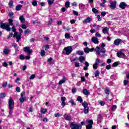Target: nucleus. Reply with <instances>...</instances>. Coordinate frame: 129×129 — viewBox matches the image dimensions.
<instances>
[{
	"mask_svg": "<svg viewBox=\"0 0 129 129\" xmlns=\"http://www.w3.org/2000/svg\"><path fill=\"white\" fill-rule=\"evenodd\" d=\"M13 22H14V20H13V19H9V23H1L0 25V28L1 29H3V30H6L7 32H11V30H12V28H11L10 26H14Z\"/></svg>",
	"mask_w": 129,
	"mask_h": 129,
	"instance_id": "f257e3e1",
	"label": "nucleus"
},
{
	"mask_svg": "<svg viewBox=\"0 0 129 129\" xmlns=\"http://www.w3.org/2000/svg\"><path fill=\"white\" fill-rule=\"evenodd\" d=\"M105 44L104 43L101 44V47H99V46H96L95 51L97 55H100V53H102L103 54H104L105 52H106V50L105 49Z\"/></svg>",
	"mask_w": 129,
	"mask_h": 129,
	"instance_id": "f03ea898",
	"label": "nucleus"
},
{
	"mask_svg": "<svg viewBox=\"0 0 129 129\" xmlns=\"http://www.w3.org/2000/svg\"><path fill=\"white\" fill-rule=\"evenodd\" d=\"M14 107H15V102L13 100L12 97H10L9 101V114H12L13 112Z\"/></svg>",
	"mask_w": 129,
	"mask_h": 129,
	"instance_id": "7ed1b4c3",
	"label": "nucleus"
},
{
	"mask_svg": "<svg viewBox=\"0 0 129 129\" xmlns=\"http://www.w3.org/2000/svg\"><path fill=\"white\" fill-rule=\"evenodd\" d=\"M20 33L19 34H18V32H15L14 35V37H16L17 40L16 42L17 43H19L20 42V40H21V37H22V33H23V29H19Z\"/></svg>",
	"mask_w": 129,
	"mask_h": 129,
	"instance_id": "20e7f679",
	"label": "nucleus"
},
{
	"mask_svg": "<svg viewBox=\"0 0 129 129\" xmlns=\"http://www.w3.org/2000/svg\"><path fill=\"white\" fill-rule=\"evenodd\" d=\"M82 126L80 124H77L75 122H73L71 123V129H81Z\"/></svg>",
	"mask_w": 129,
	"mask_h": 129,
	"instance_id": "39448f33",
	"label": "nucleus"
},
{
	"mask_svg": "<svg viewBox=\"0 0 129 129\" xmlns=\"http://www.w3.org/2000/svg\"><path fill=\"white\" fill-rule=\"evenodd\" d=\"M86 122L87 123L86 126L87 129L92 128V124H93V120L87 119L86 120Z\"/></svg>",
	"mask_w": 129,
	"mask_h": 129,
	"instance_id": "423d86ee",
	"label": "nucleus"
},
{
	"mask_svg": "<svg viewBox=\"0 0 129 129\" xmlns=\"http://www.w3.org/2000/svg\"><path fill=\"white\" fill-rule=\"evenodd\" d=\"M64 50L66 52V55H70V54H71V52L73 50V48H72V46H70L67 47H64Z\"/></svg>",
	"mask_w": 129,
	"mask_h": 129,
	"instance_id": "0eeeda50",
	"label": "nucleus"
},
{
	"mask_svg": "<svg viewBox=\"0 0 129 129\" xmlns=\"http://www.w3.org/2000/svg\"><path fill=\"white\" fill-rule=\"evenodd\" d=\"M116 55L119 58H122L123 59H126L127 57L122 51H119L116 53Z\"/></svg>",
	"mask_w": 129,
	"mask_h": 129,
	"instance_id": "6e6552de",
	"label": "nucleus"
},
{
	"mask_svg": "<svg viewBox=\"0 0 129 129\" xmlns=\"http://www.w3.org/2000/svg\"><path fill=\"white\" fill-rule=\"evenodd\" d=\"M92 17H88L87 18L83 20L82 22L83 23V24H88L90 23V22H92Z\"/></svg>",
	"mask_w": 129,
	"mask_h": 129,
	"instance_id": "1a4fd4ad",
	"label": "nucleus"
},
{
	"mask_svg": "<svg viewBox=\"0 0 129 129\" xmlns=\"http://www.w3.org/2000/svg\"><path fill=\"white\" fill-rule=\"evenodd\" d=\"M23 51L26 53H28L29 55L33 52V50H32V49H30V47L27 46L24 47Z\"/></svg>",
	"mask_w": 129,
	"mask_h": 129,
	"instance_id": "9d476101",
	"label": "nucleus"
},
{
	"mask_svg": "<svg viewBox=\"0 0 129 129\" xmlns=\"http://www.w3.org/2000/svg\"><path fill=\"white\" fill-rule=\"evenodd\" d=\"M109 3L110 5L109 6L110 8L112 9H115V7H116V1H110Z\"/></svg>",
	"mask_w": 129,
	"mask_h": 129,
	"instance_id": "9b49d317",
	"label": "nucleus"
},
{
	"mask_svg": "<svg viewBox=\"0 0 129 129\" xmlns=\"http://www.w3.org/2000/svg\"><path fill=\"white\" fill-rule=\"evenodd\" d=\"M60 100L61 101V106L64 107V106H65V105H66V103H65V101H66V97H61L60 98Z\"/></svg>",
	"mask_w": 129,
	"mask_h": 129,
	"instance_id": "f8f14e48",
	"label": "nucleus"
},
{
	"mask_svg": "<svg viewBox=\"0 0 129 129\" xmlns=\"http://www.w3.org/2000/svg\"><path fill=\"white\" fill-rule=\"evenodd\" d=\"M10 52L11 50L8 47H5V48L3 50V53L4 54H5V55H8L10 54Z\"/></svg>",
	"mask_w": 129,
	"mask_h": 129,
	"instance_id": "ddd939ff",
	"label": "nucleus"
},
{
	"mask_svg": "<svg viewBox=\"0 0 129 129\" xmlns=\"http://www.w3.org/2000/svg\"><path fill=\"white\" fill-rule=\"evenodd\" d=\"M66 81H67V78H66V77H63V78L58 82V84L61 85V84H63V83H65Z\"/></svg>",
	"mask_w": 129,
	"mask_h": 129,
	"instance_id": "4468645a",
	"label": "nucleus"
},
{
	"mask_svg": "<svg viewBox=\"0 0 129 129\" xmlns=\"http://www.w3.org/2000/svg\"><path fill=\"white\" fill-rule=\"evenodd\" d=\"M63 117L66 120H71V115L70 114H64Z\"/></svg>",
	"mask_w": 129,
	"mask_h": 129,
	"instance_id": "2eb2a0df",
	"label": "nucleus"
},
{
	"mask_svg": "<svg viewBox=\"0 0 129 129\" xmlns=\"http://www.w3.org/2000/svg\"><path fill=\"white\" fill-rule=\"evenodd\" d=\"M91 41L92 43H94V44H99V41H98V38L96 37H92L91 39Z\"/></svg>",
	"mask_w": 129,
	"mask_h": 129,
	"instance_id": "dca6fc26",
	"label": "nucleus"
},
{
	"mask_svg": "<svg viewBox=\"0 0 129 129\" xmlns=\"http://www.w3.org/2000/svg\"><path fill=\"white\" fill-rule=\"evenodd\" d=\"M119 7L122 10H124L126 8V4L125 3L122 2L120 4Z\"/></svg>",
	"mask_w": 129,
	"mask_h": 129,
	"instance_id": "f3484780",
	"label": "nucleus"
},
{
	"mask_svg": "<svg viewBox=\"0 0 129 129\" xmlns=\"http://www.w3.org/2000/svg\"><path fill=\"white\" fill-rule=\"evenodd\" d=\"M120 42H121V40H120V39H117L114 41V44L116 46H118V45L120 44Z\"/></svg>",
	"mask_w": 129,
	"mask_h": 129,
	"instance_id": "a211bd4d",
	"label": "nucleus"
},
{
	"mask_svg": "<svg viewBox=\"0 0 129 129\" xmlns=\"http://www.w3.org/2000/svg\"><path fill=\"white\" fill-rule=\"evenodd\" d=\"M109 31V29L107 27H104L103 28L102 32L103 34H108Z\"/></svg>",
	"mask_w": 129,
	"mask_h": 129,
	"instance_id": "6ab92c4d",
	"label": "nucleus"
},
{
	"mask_svg": "<svg viewBox=\"0 0 129 129\" xmlns=\"http://www.w3.org/2000/svg\"><path fill=\"white\" fill-rule=\"evenodd\" d=\"M83 93L84 95H89L90 94V92L87 89H84L83 90Z\"/></svg>",
	"mask_w": 129,
	"mask_h": 129,
	"instance_id": "aec40b11",
	"label": "nucleus"
},
{
	"mask_svg": "<svg viewBox=\"0 0 129 129\" xmlns=\"http://www.w3.org/2000/svg\"><path fill=\"white\" fill-rule=\"evenodd\" d=\"M85 66L84 67V70L86 71L88 70V67H89V63L87 61L85 62Z\"/></svg>",
	"mask_w": 129,
	"mask_h": 129,
	"instance_id": "412c9836",
	"label": "nucleus"
},
{
	"mask_svg": "<svg viewBox=\"0 0 129 129\" xmlns=\"http://www.w3.org/2000/svg\"><path fill=\"white\" fill-rule=\"evenodd\" d=\"M19 100L21 103H23V102H24V101H27V98H26V97H21Z\"/></svg>",
	"mask_w": 129,
	"mask_h": 129,
	"instance_id": "4be33fe9",
	"label": "nucleus"
},
{
	"mask_svg": "<svg viewBox=\"0 0 129 129\" xmlns=\"http://www.w3.org/2000/svg\"><path fill=\"white\" fill-rule=\"evenodd\" d=\"M47 111H48L47 110V109L41 108V109H40V112L41 113H43V114H45V113H46V112H47Z\"/></svg>",
	"mask_w": 129,
	"mask_h": 129,
	"instance_id": "5701e85b",
	"label": "nucleus"
},
{
	"mask_svg": "<svg viewBox=\"0 0 129 129\" xmlns=\"http://www.w3.org/2000/svg\"><path fill=\"white\" fill-rule=\"evenodd\" d=\"M82 106L84 108H88V103H87L86 102H84L82 103Z\"/></svg>",
	"mask_w": 129,
	"mask_h": 129,
	"instance_id": "b1692460",
	"label": "nucleus"
},
{
	"mask_svg": "<svg viewBox=\"0 0 129 129\" xmlns=\"http://www.w3.org/2000/svg\"><path fill=\"white\" fill-rule=\"evenodd\" d=\"M77 100L81 103H82V102H83V99H82V97H81V96H78Z\"/></svg>",
	"mask_w": 129,
	"mask_h": 129,
	"instance_id": "393cba45",
	"label": "nucleus"
},
{
	"mask_svg": "<svg viewBox=\"0 0 129 129\" xmlns=\"http://www.w3.org/2000/svg\"><path fill=\"white\" fill-rule=\"evenodd\" d=\"M19 20L21 22V23H25V17L23 16H21L19 17Z\"/></svg>",
	"mask_w": 129,
	"mask_h": 129,
	"instance_id": "a878e982",
	"label": "nucleus"
},
{
	"mask_svg": "<svg viewBox=\"0 0 129 129\" xmlns=\"http://www.w3.org/2000/svg\"><path fill=\"white\" fill-rule=\"evenodd\" d=\"M23 6L21 5H19L16 7V11H21V9H22Z\"/></svg>",
	"mask_w": 129,
	"mask_h": 129,
	"instance_id": "bb28decb",
	"label": "nucleus"
},
{
	"mask_svg": "<svg viewBox=\"0 0 129 129\" xmlns=\"http://www.w3.org/2000/svg\"><path fill=\"white\" fill-rule=\"evenodd\" d=\"M13 4H14V1H13V0L10 1L9 3V7L10 8V9H12V8H13V7H14Z\"/></svg>",
	"mask_w": 129,
	"mask_h": 129,
	"instance_id": "cd10ccee",
	"label": "nucleus"
},
{
	"mask_svg": "<svg viewBox=\"0 0 129 129\" xmlns=\"http://www.w3.org/2000/svg\"><path fill=\"white\" fill-rule=\"evenodd\" d=\"M76 54L77 55H80L81 56V55H83V51H82L81 50H79L77 51Z\"/></svg>",
	"mask_w": 129,
	"mask_h": 129,
	"instance_id": "c85d7f7f",
	"label": "nucleus"
},
{
	"mask_svg": "<svg viewBox=\"0 0 129 129\" xmlns=\"http://www.w3.org/2000/svg\"><path fill=\"white\" fill-rule=\"evenodd\" d=\"M116 105H112L111 107V110H112V111H115V110H116Z\"/></svg>",
	"mask_w": 129,
	"mask_h": 129,
	"instance_id": "c756f323",
	"label": "nucleus"
},
{
	"mask_svg": "<svg viewBox=\"0 0 129 129\" xmlns=\"http://www.w3.org/2000/svg\"><path fill=\"white\" fill-rule=\"evenodd\" d=\"M70 103H71L72 105H76V103L74 102V100L71 98V100L69 101Z\"/></svg>",
	"mask_w": 129,
	"mask_h": 129,
	"instance_id": "7c9ffc66",
	"label": "nucleus"
},
{
	"mask_svg": "<svg viewBox=\"0 0 129 129\" xmlns=\"http://www.w3.org/2000/svg\"><path fill=\"white\" fill-rule=\"evenodd\" d=\"M79 8L81 9H84V8H85V5L83 4H80L79 5Z\"/></svg>",
	"mask_w": 129,
	"mask_h": 129,
	"instance_id": "2f4dec72",
	"label": "nucleus"
},
{
	"mask_svg": "<svg viewBox=\"0 0 129 129\" xmlns=\"http://www.w3.org/2000/svg\"><path fill=\"white\" fill-rule=\"evenodd\" d=\"M84 60H85V57H84V56H80V58H79L80 62L82 63V62H83V61H84Z\"/></svg>",
	"mask_w": 129,
	"mask_h": 129,
	"instance_id": "473e14b6",
	"label": "nucleus"
},
{
	"mask_svg": "<svg viewBox=\"0 0 129 129\" xmlns=\"http://www.w3.org/2000/svg\"><path fill=\"white\" fill-rule=\"evenodd\" d=\"M41 56H45L46 55V51L44 50V49L42 50L40 52Z\"/></svg>",
	"mask_w": 129,
	"mask_h": 129,
	"instance_id": "72a5a7b5",
	"label": "nucleus"
},
{
	"mask_svg": "<svg viewBox=\"0 0 129 129\" xmlns=\"http://www.w3.org/2000/svg\"><path fill=\"white\" fill-rule=\"evenodd\" d=\"M84 52L85 53H86L87 54H88V53H89L90 50H89V48L88 47H86L85 48H84Z\"/></svg>",
	"mask_w": 129,
	"mask_h": 129,
	"instance_id": "f704fd0d",
	"label": "nucleus"
},
{
	"mask_svg": "<svg viewBox=\"0 0 129 129\" xmlns=\"http://www.w3.org/2000/svg\"><path fill=\"white\" fill-rule=\"evenodd\" d=\"M93 68L94 70H96L97 68H98V64H97L96 63H94L93 64Z\"/></svg>",
	"mask_w": 129,
	"mask_h": 129,
	"instance_id": "c9c22d12",
	"label": "nucleus"
},
{
	"mask_svg": "<svg viewBox=\"0 0 129 129\" xmlns=\"http://www.w3.org/2000/svg\"><path fill=\"white\" fill-rule=\"evenodd\" d=\"M47 2L48 3L49 6H52L54 3V0H48Z\"/></svg>",
	"mask_w": 129,
	"mask_h": 129,
	"instance_id": "e433bc0d",
	"label": "nucleus"
},
{
	"mask_svg": "<svg viewBox=\"0 0 129 129\" xmlns=\"http://www.w3.org/2000/svg\"><path fill=\"white\" fill-rule=\"evenodd\" d=\"M92 11L94 14H97V13H98V10L94 8H92Z\"/></svg>",
	"mask_w": 129,
	"mask_h": 129,
	"instance_id": "4c0bfd02",
	"label": "nucleus"
},
{
	"mask_svg": "<svg viewBox=\"0 0 129 129\" xmlns=\"http://www.w3.org/2000/svg\"><path fill=\"white\" fill-rule=\"evenodd\" d=\"M65 7L67 9H68L70 7V3L69 2H67L65 4Z\"/></svg>",
	"mask_w": 129,
	"mask_h": 129,
	"instance_id": "58836bf2",
	"label": "nucleus"
},
{
	"mask_svg": "<svg viewBox=\"0 0 129 129\" xmlns=\"http://www.w3.org/2000/svg\"><path fill=\"white\" fill-rule=\"evenodd\" d=\"M89 109V108H85L84 110V112L85 114H87V113H88V112H89L88 111V109Z\"/></svg>",
	"mask_w": 129,
	"mask_h": 129,
	"instance_id": "ea45409f",
	"label": "nucleus"
},
{
	"mask_svg": "<svg viewBox=\"0 0 129 129\" xmlns=\"http://www.w3.org/2000/svg\"><path fill=\"white\" fill-rule=\"evenodd\" d=\"M106 3V1L105 0H103L102 3H100V7H102V8H104V4Z\"/></svg>",
	"mask_w": 129,
	"mask_h": 129,
	"instance_id": "a19ab883",
	"label": "nucleus"
},
{
	"mask_svg": "<svg viewBox=\"0 0 129 129\" xmlns=\"http://www.w3.org/2000/svg\"><path fill=\"white\" fill-rule=\"evenodd\" d=\"M64 37L66 39H69V38H70V33H66Z\"/></svg>",
	"mask_w": 129,
	"mask_h": 129,
	"instance_id": "79ce46f5",
	"label": "nucleus"
},
{
	"mask_svg": "<svg viewBox=\"0 0 129 129\" xmlns=\"http://www.w3.org/2000/svg\"><path fill=\"white\" fill-rule=\"evenodd\" d=\"M6 97V93H2L0 94V98H5Z\"/></svg>",
	"mask_w": 129,
	"mask_h": 129,
	"instance_id": "37998d69",
	"label": "nucleus"
},
{
	"mask_svg": "<svg viewBox=\"0 0 129 129\" xmlns=\"http://www.w3.org/2000/svg\"><path fill=\"white\" fill-rule=\"evenodd\" d=\"M98 102L100 105H101V106H104V104H105V103L102 101H99Z\"/></svg>",
	"mask_w": 129,
	"mask_h": 129,
	"instance_id": "c03bdc74",
	"label": "nucleus"
},
{
	"mask_svg": "<svg viewBox=\"0 0 129 129\" xmlns=\"http://www.w3.org/2000/svg\"><path fill=\"white\" fill-rule=\"evenodd\" d=\"M100 63V59L97 58L96 59V61H95V64H97V65H98V63Z\"/></svg>",
	"mask_w": 129,
	"mask_h": 129,
	"instance_id": "a18cd8bd",
	"label": "nucleus"
},
{
	"mask_svg": "<svg viewBox=\"0 0 129 129\" xmlns=\"http://www.w3.org/2000/svg\"><path fill=\"white\" fill-rule=\"evenodd\" d=\"M20 59L21 60H25V59H26V57L25 56L23 55V54H21L20 56Z\"/></svg>",
	"mask_w": 129,
	"mask_h": 129,
	"instance_id": "49530a36",
	"label": "nucleus"
},
{
	"mask_svg": "<svg viewBox=\"0 0 129 129\" xmlns=\"http://www.w3.org/2000/svg\"><path fill=\"white\" fill-rule=\"evenodd\" d=\"M32 5L34 7H37V6H38V3L37 2V1H33L32 2Z\"/></svg>",
	"mask_w": 129,
	"mask_h": 129,
	"instance_id": "de8ad7c7",
	"label": "nucleus"
},
{
	"mask_svg": "<svg viewBox=\"0 0 129 129\" xmlns=\"http://www.w3.org/2000/svg\"><path fill=\"white\" fill-rule=\"evenodd\" d=\"M36 78V75H32L30 78L29 79H30V80H33V79H34V78Z\"/></svg>",
	"mask_w": 129,
	"mask_h": 129,
	"instance_id": "09e8293b",
	"label": "nucleus"
},
{
	"mask_svg": "<svg viewBox=\"0 0 129 129\" xmlns=\"http://www.w3.org/2000/svg\"><path fill=\"white\" fill-rule=\"evenodd\" d=\"M33 111H34V108H33V106L30 107L28 112H33Z\"/></svg>",
	"mask_w": 129,
	"mask_h": 129,
	"instance_id": "8fccbe9b",
	"label": "nucleus"
},
{
	"mask_svg": "<svg viewBox=\"0 0 129 129\" xmlns=\"http://www.w3.org/2000/svg\"><path fill=\"white\" fill-rule=\"evenodd\" d=\"M97 76H99V72L98 71H96L95 73V77H97Z\"/></svg>",
	"mask_w": 129,
	"mask_h": 129,
	"instance_id": "3c124183",
	"label": "nucleus"
},
{
	"mask_svg": "<svg viewBox=\"0 0 129 129\" xmlns=\"http://www.w3.org/2000/svg\"><path fill=\"white\" fill-rule=\"evenodd\" d=\"M106 15V12H102L101 13V16H102V17H105V16Z\"/></svg>",
	"mask_w": 129,
	"mask_h": 129,
	"instance_id": "603ef678",
	"label": "nucleus"
},
{
	"mask_svg": "<svg viewBox=\"0 0 129 129\" xmlns=\"http://www.w3.org/2000/svg\"><path fill=\"white\" fill-rule=\"evenodd\" d=\"M118 65V62H115L113 63L112 66L113 67H116Z\"/></svg>",
	"mask_w": 129,
	"mask_h": 129,
	"instance_id": "864d4df0",
	"label": "nucleus"
},
{
	"mask_svg": "<svg viewBox=\"0 0 129 129\" xmlns=\"http://www.w3.org/2000/svg\"><path fill=\"white\" fill-rule=\"evenodd\" d=\"M52 22H53V20H52V19H49L47 22L48 25H51Z\"/></svg>",
	"mask_w": 129,
	"mask_h": 129,
	"instance_id": "5fc2aeb1",
	"label": "nucleus"
},
{
	"mask_svg": "<svg viewBox=\"0 0 129 129\" xmlns=\"http://www.w3.org/2000/svg\"><path fill=\"white\" fill-rule=\"evenodd\" d=\"M75 22H76V20L74 19H72L70 20V23L72 24H75Z\"/></svg>",
	"mask_w": 129,
	"mask_h": 129,
	"instance_id": "6e6d98bb",
	"label": "nucleus"
},
{
	"mask_svg": "<svg viewBox=\"0 0 129 129\" xmlns=\"http://www.w3.org/2000/svg\"><path fill=\"white\" fill-rule=\"evenodd\" d=\"M111 68V66H110V64L107 65L106 67V69H107V70H109V69H110Z\"/></svg>",
	"mask_w": 129,
	"mask_h": 129,
	"instance_id": "4d7b16f0",
	"label": "nucleus"
},
{
	"mask_svg": "<svg viewBox=\"0 0 129 129\" xmlns=\"http://www.w3.org/2000/svg\"><path fill=\"white\" fill-rule=\"evenodd\" d=\"M128 83V81L127 80H124L123 81V84L124 85V86H126V85H127V84Z\"/></svg>",
	"mask_w": 129,
	"mask_h": 129,
	"instance_id": "13d9d810",
	"label": "nucleus"
},
{
	"mask_svg": "<svg viewBox=\"0 0 129 129\" xmlns=\"http://www.w3.org/2000/svg\"><path fill=\"white\" fill-rule=\"evenodd\" d=\"M55 117H59V116H61V114L60 113H57L54 114Z\"/></svg>",
	"mask_w": 129,
	"mask_h": 129,
	"instance_id": "bf43d9fd",
	"label": "nucleus"
},
{
	"mask_svg": "<svg viewBox=\"0 0 129 129\" xmlns=\"http://www.w3.org/2000/svg\"><path fill=\"white\" fill-rule=\"evenodd\" d=\"M95 36H96V37H97L98 38H100V37H101V35H100L98 32H97L95 34Z\"/></svg>",
	"mask_w": 129,
	"mask_h": 129,
	"instance_id": "052dcab7",
	"label": "nucleus"
},
{
	"mask_svg": "<svg viewBox=\"0 0 129 129\" xmlns=\"http://www.w3.org/2000/svg\"><path fill=\"white\" fill-rule=\"evenodd\" d=\"M105 93H106V94H109V90H108V89H106L105 90Z\"/></svg>",
	"mask_w": 129,
	"mask_h": 129,
	"instance_id": "680f3d73",
	"label": "nucleus"
},
{
	"mask_svg": "<svg viewBox=\"0 0 129 129\" xmlns=\"http://www.w3.org/2000/svg\"><path fill=\"white\" fill-rule=\"evenodd\" d=\"M8 85V82H6L5 83H4L2 85L3 87H6Z\"/></svg>",
	"mask_w": 129,
	"mask_h": 129,
	"instance_id": "e2e57ef3",
	"label": "nucleus"
},
{
	"mask_svg": "<svg viewBox=\"0 0 129 129\" xmlns=\"http://www.w3.org/2000/svg\"><path fill=\"white\" fill-rule=\"evenodd\" d=\"M3 65L4 67H8V63H7V62L5 61L4 62H3Z\"/></svg>",
	"mask_w": 129,
	"mask_h": 129,
	"instance_id": "0e129e2a",
	"label": "nucleus"
},
{
	"mask_svg": "<svg viewBox=\"0 0 129 129\" xmlns=\"http://www.w3.org/2000/svg\"><path fill=\"white\" fill-rule=\"evenodd\" d=\"M97 18L98 19V21L99 22H100V21H101V17H100V16L97 15Z\"/></svg>",
	"mask_w": 129,
	"mask_h": 129,
	"instance_id": "69168bd1",
	"label": "nucleus"
},
{
	"mask_svg": "<svg viewBox=\"0 0 129 129\" xmlns=\"http://www.w3.org/2000/svg\"><path fill=\"white\" fill-rule=\"evenodd\" d=\"M13 33H10L9 34V35L8 37V39H10V38H12V37H13Z\"/></svg>",
	"mask_w": 129,
	"mask_h": 129,
	"instance_id": "338daca9",
	"label": "nucleus"
},
{
	"mask_svg": "<svg viewBox=\"0 0 129 129\" xmlns=\"http://www.w3.org/2000/svg\"><path fill=\"white\" fill-rule=\"evenodd\" d=\"M75 67H80V63L79 62H75Z\"/></svg>",
	"mask_w": 129,
	"mask_h": 129,
	"instance_id": "774afa93",
	"label": "nucleus"
}]
</instances>
